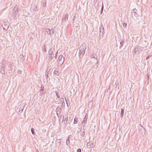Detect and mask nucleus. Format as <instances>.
I'll return each mask as SVG.
<instances>
[{
  "mask_svg": "<svg viewBox=\"0 0 152 152\" xmlns=\"http://www.w3.org/2000/svg\"><path fill=\"white\" fill-rule=\"evenodd\" d=\"M57 97H58V98H59V95H58V94H57Z\"/></svg>",
  "mask_w": 152,
  "mask_h": 152,
  "instance_id": "7",
  "label": "nucleus"
},
{
  "mask_svg": "<svg viewBox=\"0 0 152 152\" xmlns=\"http://www.w3.org/2000/svg\"><path fill=\"white\" fill-rule=\"evenodd\" d=\"M82 52H83V54H84V53H85L84 51H82Z\"/></svg>",
  "mask_w": 152,
  "mask_h": 152,
  "instance_id": "8",
  "label": "nucleus"
},
{
  "mask_svg": "<svg viewBox=\"0 0 152 152\" xmlns=\"http://www.w3.org/2000/svg\"><path fill=\"white\" fill-rule=\"evenodd\" d=\"M123 26L124 27H126V24L125 23H124L123 24Z\"/></svg>",
  "mask_w": 152,
  "mask_h": 152,
  "instance_id": "5",
  "label": "nucleus"
},
{
  "mask_svg": "<svg viewBox=\"0 0 152 152\" xmlns=\"http://www.w3.org/2000/svg\"><path fill=\"white\" fill-rule=\"evenodd\" d=\"M123 112H124V110L123 109H122L121 110V113H123Z\"/></svg>",
  "mask_w": 152,
  "mask_h": 152,
  "instance_id": "6",
  "label": "nucleus"
},
{
  "mask_svg": "<svg viewBox=\"0 0 152 152\" xmlns=\"http://www.w3.org/2000/svg\"><path fill=\"white\" fill-rule=\"evenodd\" d=\"M60 57H61L62 58V56H59V58Z\"/></svg>",
  "mask_w": 152,
  "mask_h": 152,
  "instance_id": "9",
  "label": "nucleus"
},
{
  "mask_svg": "<svg viewBox=\"0 0 152 152\" xmlns=\"http://www.w3.org/2000/svg\"><path fill=\"white\" fill-rule=\"evenodd\" d=\"M34 129L33 128H32L31 129V131L32 132V134H34Z\"/></svg>",
  "mask_w": 152,
  "mask_h": 152,
  "instance_id": "3",
  "label": "nucleus"
},
{
  "mask_svg": "<svg viewBox=\"0 0 152 152\" xmlns=\"http://www.w3.org/2000/svg\"><path fill=\"white\" fill-rule=\"evenodd\" d=\"M77 118H75V119H74V124H76L77 123Z\"/></svg>",
  "mask_w": 152,
  "mask_h": 152,
  "instance_id": "1",
  "label": "nucleus"
},
{
  "mask_svg": "<svg viewBox=\"0 0 152 152\" xmlns=\"http://www.w3.org/2000/svg\"><path fill=\"white\" fill-rule=\"evenodd\" d=\"M8 27H9V26L8 25H6V26L5 27H3V28L4 29H7L8 28Z\"/></svg>",
  "mask_w": 152,
  "mask_h": 152,
  "instance_id": "2",
  "label": "nucleus"
},
{
  "mask_svg": "<svg viewBox=\"0 0 152 152\" xmlns=\"http://www.w3.org/2000/svg\"><path fill=\"white\" fill-rule=\"evenodd\" d=\"M81 152V149L80 148L78 149L77 151V152Z\"/></svg>",
  "mask_w": 152,
  "mask_h": 152,
  "instance_id": "4",
  "label": "nucleus"
}]
</instances>
